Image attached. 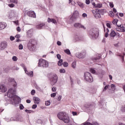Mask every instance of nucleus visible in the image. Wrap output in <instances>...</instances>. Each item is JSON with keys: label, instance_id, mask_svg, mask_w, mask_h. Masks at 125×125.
<instances>
[{"label": "nucleus", "instance_id": "f257e3e1", "mask_svg": "<svg viewBox=\"0 0 125 125\" xmlns=\"http://www.w3.org/2000/svg\"><path fill=\"white\" fill-rule=\"evenodd\" d=\"M7 95L9 98H13V100L15 103H17V101L21 100L20 97L16 96V90L10 88L8 90Z\"/></svg>", "mask_w": 125, "mask_h": 125}, {"label": "nucleus", "instance_id": "f03ea898", "mask_svg": "<svg viewBox=\"0 0 125 125\" xmlns=\"http://www.w3.org/2000/svg\"><path fill=\"white\" fill-rule=\"evenodd\" d=\"M36 45H37V40L34 39H30L27 44L28 48L30 51H34L36 49Z\"/></svg>", "mask_w": 125, "mask_h": 125}, {"label": "nucleus", "instance_id": "7ed1b4c3", "mask_svg": "<svg viewBox=\"0 0 125 125\" xmlns=\"http://www.w3.org/2000/svg\"><path fill=\"white\" fill-rule=\"evenodd\" d=\"M89 35L93 39H97L99 36V29L96 28L91 29L89 31Z\"/></svg>", "mask_w": 125, "mask_h": 125}, {"label": "nucleus", "instance_id": "20e7f679", "mask_svg": "<svg viewBox=\"0 0 125 125\" xmlns=\"http://www.w3.org/2000/svg\"><path fill=\"white\" fill-rule=\"evenodd\" d=\"M84 79L88 83H92L93 82V78L91 76V74L89 72H85L84 74Z\"/></svg>", "mask_w": 125, "mask_h": 125}, {"label": "nucleus", "instance_id": "39448f33", "mask_svg": "<svg viewBox=\"0 0 125 125\" xmlns=\"http://www.w3.org/2000/svg\"><path fill=\"white\" fill-rule=\"evenodd\" d=\"M50 82L52 85H54L58 80V76L56 74H52L49 77Z\"/></svg>", "mask_w": 125, "mask_h": 125}, {"label": "nucleus", "instance_id": "423d86ee", "mask_svg": "<svg viewBox=\"0 0 125 125\" xmlns=\"http://www.w3.org/2000/svg\"><path fill=\"white\" fill-rule=\"evenodd\" d=\"M79 17H80V14L79 13V11L75 10L73 13L72 16L70 17L69 20L70 21H71V22H74V21L78 19Z\"/></svg>", "mask_w": 125, "mask_h": 125}, {"label": "nucleus", "instance_id": "0eeeda50", "mask_svg": "<svg viewBox=\"0 0 125 125\" xmlns=\"http://www.w3.org/2000/svg\"><path fill=\"white\" fill-rule=\"evenodd\" d=\"M63 122L65 124H69L70 123V117H69V115L66 112L63 113Z\"/></svg>", "mask_w": 125, "mask_h": 125}, {"label": "nucleus", "instance_id": "6e6552de", "mask_svg": "<svg viewBox=\"0 0 125 125\" xmlns=\"http://www.w3.org/2000/svg\"><path fill=\"white\" fill-rule=\"evenodd\" d=\"M86 54V52H85V51H83L78 55V54H76L75 56H76V57L79 59H83V58H85Z\"/></svg>", "mask_w": 125, "mask_h": 125}, {"label": "nucleus", "instance_id": "1a4fd4ad", "mask_svg": "<svg viewBox=\"0 0 125 125\" xmlns=\"http://www.w3.org/2000/svg\"><path fill=\"white\" fill-rule=\"evenodd\" d=\"M74 27L76 28V29H83V30H85L86 28L81 23L76 22L74 23Z\"/></svg>", "mask_w": 125, "mask_h": 125}, {"label": "nucleus", "instance_id": "9d476101", "mask_svg": "<svg viewBox=\"0 0 125 125\" xmlns=\"http://www.w3.org/2000/svg\"><path fill=\"white\" fill-rule=\"evenodd\" d=\"M7 47V42H2L0 43V50H3Z\"/></svg>", "mask_w": 125, "mask_h": 125}, {"label": "nucleus", "instance_id": "9b49d317", "mask_svg": "<svg viewBox=\"0 0 125 125\" xmlns=\"http://www.w3.org/2000/svg\"><path fill=\"white\" fill-rule=\"evenodd\" d=\"M10 121H16L17 122H23V117H18L16 118H11L10 120H9L7 121L10 122Z\"/></svg>", "mask_w": 125, "mask_h": 125}, {"label": "nucleus", "instance_id": "f8f14e48", "mask_svg": "<svg viewBox=\"0 0 125 125\" xmlns=\"http://www.w3.org/2000/svg\"><path fill=\"white\" fill-rule=\"evenodd\" d=\"M92 13L94 14V17H95V18L98 19L101 17V15H100V13H99V10H93Z\"/></svg>", "mask_w": 125, "mask_h": 125}, {"label": "nucleus", "instance_id": "ddd939ff", "mask_svg": "<svg viewBox=\"0 0 125 125\" xmlns=\"http://www.w3.org/2000/svg\"><path fill=\"white\" fill-rule=\"evenodd\" d=\"M22 67L26 75H27L28 76H29V77H33V71H31L30 72H29L28 71H27V68L26 67V66H25V65H23Z\"/></svg>", "mask_w": 125, "mask_h": 125}, {"label": "nucleus", "instance_id": "4468645a", "mask_svg": "<svg viewBox=\"0 0 125 125\" xmlns=\"http://www.w3.org/2000/svg\"><path fill=\"white\" fill-rule=\"evenodd\" d=\"M27 14L29 17H33V18H36V13L34 11H28Z\"/></svg>", "mask_w": 125, "mask_h": 125}, {"label": "nucleus", "instance_id": "2eb2a0df", "mask_svg": "<svg viewBox=\"0 0 125 125\" xmlns=\"http://www.w3.org/2000/svg\"><path fill=\"white\" fill-rule=\"evenodd\" d=\"M44 63H45V60H43L42 59H40L38 63L39 67H43Z\"/></svg>", "mask_w": 125, "mask_h": 125}, {"label": "nucleus", "instance_id": "dca6fc26", "mask_svg": "<svg viewBox=\"0 0 125 125\" xmlns=\"http://www.w3.org/2000/svg\"><path fill=\"white\" fill-rule=\"evenodd\" d=\"M33 101L35 104H40V102H41V99L39 98V97H33Z\"/></svg>", "mask_w": 125, "mask_h": 125}, {"label": "nucleus", "instance_id": "f3484780", "mask_svg": "<svg viewBox=\"0 0 125 125\" xmlns=\"http://www.w3.org/2000/svg\"><path fill=\"white\" fill-rule=\"evenodd\" d=\"M0 89L1 92H5L7 90L6 87L3 84H0Z\"/></svg>", "mask_w": 125, "mask_h": 125}, {"label": "nucleus", "instance_id": "a211bd4d", "mask_svg": "<svg viewBox=\"0 0 125 125\" xmlns=\"http://www.w3.org/2000/svg\"><path fill=\"white\" fill-rule=\"evenodd\" d=\"M47 22L48 23H53V24H57V21L56 20L54 19H50V18H48L47 19Z\"/></svg>", "mask_w": 125, "mask_h": 125}, {"label": "nucleus", "instance_id": "6ab92c4d", "mask_svg": "<svg viewBox=\"0 0 125 125\" xmlns=\"http://www.w3.org/2000/svg\"><path fill=\"white\" fill-rule=\"evenodd\" d=\"M27 36L28 38L33 37V29H30L27 32Z\"/></svg>", "mask_w": 125, "mask_h": 125}, {"label": "nucleus", "instance_id": "aec40b11", "mask_svg": "<svg viewBox=\"0 0 125 125\" xmlns=\"http://www.w3.org/2000/svg\"><path fill=\"white\" fill-rule=\"evenodd\" d=\"M81 41H83V38L81 37L75 36V37L74 38V42H81Z\"/></svg>", "mask_w": 125, "mask_h": 125}, {"label": "nucleus", "instance_id": "412c9836", "mask_svg": "<svg viewBox=\"0 0 125 125\" xmlns=\"http://www.w3.org/2000/svg\"><path fill=\"white\" fill-rule=\"evenodd\" d=\"M6 28V23L4 22H0V30H3Z\"/></svg>", "mask_w": 125, "mask_h": 125}, {"label": "nucleus", "instance_id": "4be33fe9", "mask_svg": "<svg viewBox=\"0 0 125 125\" xmlns=\"http://www.w3.org/2000/svg\"><path fill=\"white\" fill-rule=\"evenodd\" d=\"M8 81L9 82H13V83H14V84H13V86L15 87H16V86H17V83H16V82L15 81V80H14V79H12L11 78H9L8 79Z\"/></svg>", "mask_w": 125, "mask_h": 125}, {"label": "nucleus", "instance_id": "5701e85b", "mask_svg": "<svg viewBox=\"0 0 125 125\" xmlns=\"http://www.w3.org/2000/svg\"><path fill=\"white\" fill-rule=\"evenodd\" d=\"M45 25V24L44 23H41L36 25V28L38 29V30H42V27H44Z\"/></svg>", "mask_w": 125, "mask_h": 125}, {"label": "nucleus", "instance_id": "b1692460", "mask_svg": "<svg viewBox=\"0 0 125 125\" xmlns=\"http://www.w3.org/2000/svg\"><path fill=\"white\" fill-rule=\"evenodd\" d=\"M58 118L59 120L63 121V112H61L58 114Z\"/></svg>", "mask_w": 125, "mask_h": 125}, {"label": "nucleus", "instance_id": "393cba45", "mask_svg": "<svg viewBox=\"0 0 125 125\" xmlns=\"http://www.w3.org/2000/svg\"><path fill=\"white\" fill-rule=\"evenodd\" d=\"M116 35H117V33H116V32L114 30L111 31L110 34V37H111V38H115Z\"/></svg>", "mask_w": 125, "mask_h": 125}, {"label": "nucleus", "instance_id": "a878e982", "mask_svg": "<svg viewBox=\"0 0 125 125\" xmlns=\"http://www.w3.org/2000/svg\"><path fill=\"white\" fill-rule=\"evenodd\" d=\"M71 66L73 69H76V67H77V62L74 61L71 64Z\"/></svg>", "mask_w": 125, "mask_h": 125}, {"label": "nucleus", "instance_id": "bb28decb", "mask_svg": "<svg viewBox=\"0 0 125 125\" xmlns=\"http://www.w3.org/2000/svg\"><path fill=\"white\" fill-rule=\"evenodd\" d=\"M120 32H122L123 33H125V27H124V25H120Z\"/></svg>", "mask_w": 125, "mask_h": 125}, {"label": "nucleus", "instance_id": "cd10ccee", "mask_svg": "<svg viewBox=\"0 0 125 125\" xmlns=\"http://www.w3.org/2000/svg\"><path fill=\"white\" fill-rule=\"evenodd\" d=\"M77 4L78 5H79V6H80L82 8H83V7H84V6L83 5V3L80 1L77 2Z\"/></svg>", "mask_w": 125, "mask_h": 125}, {"label": "nucleus", "instance_id": "c85d7f7f", "mask_svg": "<svg viewBox=\"0 0 125 125\" xmlns=\"http://www.w3.org/2000/svg\"><path fill=\"white\" fill-rule=\"evenodd\" d=\"M47 67H48V62L45 60V63L43 64V67L47 68Z\"/></svg>", "mask_w": 125, "mask_h": 125}, {"label": "nucleus", "instance_id": "c756f323", "mask_svg": "<svg viewBox=\"0 0 125 125\" xmlns=\"http://www.w3.org/2000/svg\"><path fill=\"white\" fill-rule=\"evenodd\" d=\"M110 88V85L107 84L106 85H105L103 90V92H104V91H106L107 89H108V88Z\"/></svg>", "mask_w": 125, "mask_h": 125}, {"label": "nucleus", "instance_id": "7c9ffc66", "mask_svg": "<svg viewBox=\"0 0 125 125\" xmlns=\"http://www.w3.org/2000/svg\"><path fill=\"white\" fill-rule=\"evenodd\" d=\"M101 59V56H99L97 57H95L92 58L93 61H96V60H99Z\"/></svg>", "mask_w": 125, "mask_h": 125}, {"label": "nucleus", "instance_id": "2f4dec72", "mask_svg": "<svg viewBox=\"0 0 125 125\" xmlns=\"http://www.w3.org/2000/svg\"><path fill=\"white\" fill-rule=\"evenodd\" d=\"M110 87L113 91H115V90H116V86L114 84H111L110 85Z\"/></svg>", "mask_w": 125, "mask_h": 125}, {"label": "nucleus", "instance_id": "473e14b6", "mask_svg": "<svg viewBox=\"0 0 125 125\" xmlns=\"http://www.w3.org/2000/svg\"><path fill=\"white\" fill-rule=\"evenodd\" d=\"M64 51L65 53L68 54V55H70V54H71V52L70 51V50H69L68 49H65Z\"/></svg>", "mask_w": 125, "mask_h": 125}, {"label": "nucleus", "instance_id": "72a5a7b5", "mask_svg": "<svg viewBox=\"0 0 125 125\" xmlns=\"http://www.w3.org/2000/svg\"><path fill=\"white\" fill-rule=\"evenodd\" d=\"M25 111L26 113H28L29 114H33L35 113V111L31 110L26 109Z\"/></svg>", "mask_w": 125, "mask_h": 125}, {"label": "nucleus", "instance_id": "f704fd0d", "mask_svg": "<svg viewBox=\"0 0 125 125\" xmlns=\"http://www.w3.org/2000/svg\"><path fill=\"white\" fill-rule=\"evenodd\" d=\"M90 73H92V74H95L96 73V70L93 68H92L90 69Z\"/></svg>", "mask_w": 125, "mask_h": 125}, {"label": "nucleus", "instance_id": "c9c22d12", "mask_svg": "<svg viewBox=\"0 0 125 125\" xmlns=\"http://www.w3.org/2000/svg\"><path fill=\"white\" fill-rule=\"evenodd\" d=\"M58 66H61L62 65H63V60H60L58 62Z\"/></svg>", "mask_w": 125, "mask_h": 125}, {"label": "nucleus", "instance_id": "e433bc0d", "mask_svg": "<svg viewBox=\"0 0 125 125\" xmlns=\"http://www.w3.org/2000/svg\"><path fill=\"white\" fill-rule=\"evenodd\" d=\"M121 112H122L123 113H125V105H123V106L121 107Z\"/></svg>", "mask_w": 125, "mask_h": 125}, {"label": "nucleus", "instance_id": "4c0bfd02", "mask_svg": "<svg viewBox=\"0 0 125 125\" xmlns=\"http://www.w3.org/2000/svg\"><path fill=\"white\" fill-rule=\"evenodd\" d=\"M125 53H123L122 54L118 55V56H120V57H122L123 60H124V57H125Z\"/></svg>", "mask_w": 125, "mask_h": 125}, {"label": "nucleus", "instance_id": "58836bf2", "mask_svg": "<svg viewBox=\"0 0 125 125\" xmlns=\"http://www.w3.org/2000/svg\"><path fill=\"white\" fill-rule=\"evenodd\" d=\"M63 67H68V66H69V63H68L67 62H65L63 63Z\"/></svg>", "mask_w": 125, "mask_h": 125}, {"label": "nucleus", "instance_id": "ea45409f", "mask_svg": "<svg viewBox=\"0 0 125 125\" xmlns=\"http://www.w3.org/2000/svg\"><path fill=\"white\" fill-rule=\"evenodd\" d=\"M10 2H13V3H16L17 4L18 3V1L17 0H9Z\"/></svg>", "mask_w": 125, "mask_h": 125}, {"label": "nucleus", "instance_id": "a19ab883", "mask_svg": "<svg viewBox=\"0 0 125 125\" xmlns=\"http://www.w3.org/2000/svg\"><path fill=\"white\" fill-rule=\"evenodd\" d=\"M109 16L110 17H114L115 16V14H114V12L113 11H110Z\"/></svg>", "mask_w": 125, "mask_h": 125}, {"label": "nucleus", "instance_id": "79ce46f5", "mask_svg": "<svg viewBox=\"0 0 125 125\" xmlns=\"http://www.w3.org/2000/svg\"><path fill=\"white\" fill-rule=\"evenodd\" d=\"M12 60L13 61H17V60H18V58H17V57L16 56H13L12 57Z\"/></svg>", "mask_w": 125, "mask_h": 125}, {"label": "nucleus", "instance_id": "37998d69", "mask_svg": "<svg viewBox=\"0 0 125 125\" xmlns=\"http://www.w3.org/2000/svg\"><path fill=\"white\" fill-rule=\"evenodd\" d=\"M45 104L46 106H49L50 105V102L49 101H46Z\"/></svg>", "mask_w": 125, "mask_h": 125}, {"label": "nucleus", "instance_id": "c03bdc74", "mask_svg": "<svg viewBox=\"0 0 125 125\" xmlns=\"http://www.w3.org/2000/svg\"><path fill=\"white\" fill-rule=\"evenodd\" d=\"M96 7H98V8H101V7H102V4H97Z\"/></svg>", "mask_w": 125, "mask_h": 125}, {"label": "nucleus", "instance_id": "a18cd8bd", "mask_svg": "<svg viewBox=\"0 0 125 125\" xmlns=\"http://www.w3.org/2000/svg\"><path fill=\"white\" fill-rule=\"evenodd\" d=\"M20 110H23V109H24V106L23 105V104H20Z\"/></svg>", "mask_w": 125, "mask_h": 125}, {"label": "nucleus", "instance_id": "49530a36", "mask_svg": "<svg viewBox=\"0 0 125 125\" xmlns=\"http://www.w3.org/2000/svg\"><path fill=\"white\" fill-rule=\"evenodd\" d=\"M35 88H36V89H37V90H38L39 91H41V90H42V89H41V88L40 87H39V86L36 85L35 86Z\"/></svg>", "mask_w": 125, "mask_h": 125}, {"label": "nucleus", "instance_id": "de8ad7c7", "mask_svg": "<svg viewBox=\"0 0 125 125\" xmlns=\"http://www.w3.org/2000/svg\"><path fill=\"white\" fill-rule=\"evenodd\" d=\"M31 93L32 95H35V94L36 93V90H35L34 89L32 90Z\"/></svg>", "mask_w": 125, "mask_h": 125}, {"label": "nucleus", "instance_id": "09e8293b", "mask_svg": "<svg viewBox=\"0 0 125 125\" xmlns=\"http://www.w3.org/2000/svg\"><path fill=\"white\" fill-rule=\"evenodd\" d=\"M19 49L21 50V49H23V45H22V44H20L19 46Z\"/></svg>", "mask_w": 125, "mask_h": 125}, {"label": "nucleus", "instance_id": "8fccbe9b", "mask_svg": "<svg viewBox=\"0 0 125 125\" xmlns=\"http://www.w3.org/2000/svg\"><path fill=\"white\" fill-rule=\"evenodd\" d=\"M109 6L110 7H111V8L114 7V4L113 3V2H109Z\"/></svg>", "mask_w": 125, "mask_h": 125}, {"label": "nucleus", "instance_id": "3c124183", "mask_svg": "<svg viewBox=\"0 0 125 125\" xmlns=\"http://www.w3.org/2000/svg\"><path fill=\"white\" fill-rule=\"evenodd\" d=\"M8 5V6H9V7H14V6H15L14 4H13V3L9 4Z\"/></svg>", "mask_w": 125, "mask_h": 125}, {"label": "nucleus", "instance_id": "603ef678", "mask_svg": "<svg viewBox=\"0 0 125 125\" xmlns=\"http://www.w3.org/2000/svg\"><path fill=\"white\" fill-rule=\"evenodd\" d=\"M57 57L58 58V59H59V60H60V59H61V55H60V54H58L57 55Z\"/></svg>", "mask_w": 125, "mask_h": 125}, {"label": "nucleus", "instance_id": "864d4df0", "mask_svg": "<svg viewBox=\"0 0 125 125\" xmlns=\"http://www.w3.org/2000/svg\"><path fill=\"white\" fill-rule=\"evenodd\" d=\"M116 30L118 32H121V28H120V25L116 28Z\"/></svg>", "mask_w": 125, "mask_h": 125}, {"label": "nucleus", "instance_id": "5fc2aeb1", "mask_svg": "<svg viewBox=\"0 0 125 125\" xmlns=\"http://www.w3.org/2000/svg\"><path fill=\"white\" fill-rule=\"evenodd\" d=\"M70 81L71 84H73V83H74V82L73 81V79L71 76H70Z\"/></svg>", "mask_w": 125, "mask_h": 125}, {"label": "nucleus", "instance_id": "6e6d98bb", "mask_svg": "<svg viewBox=\"0 0 125 125\" xmlns=\"http://www.w3.org/2000/svg\"><path fill=\"white\" fill-rule=\"evenodd\" d=\"M37 107H38V105H37V104H33L32 106V109H36V108H37Z\"/></svg>", "mask_w": 125, "mask_h": 125}, {"label": "nucleus", "instance_id": "4d7b16f0", "mask_svg": "<svg viewBox=\"0 0 125 125\" xmlns=\"http://www.w3.org/2000/svg\"><path fill=\"white\" fill-rule=\"evenodd\" d=\"M56 87H53L52 88V91H53V92H55V91H56Z\"/></svg>", "mask_w": 125, "mask_h": 125}, {"label": "nucleus", "instance_id": "13d9d810", "mask_svg": "<svg viewBox=\"0 0 125 125\" xmlns=\"http://www.w3.org/2000/svg\"><path fill=\"white\" fill-rule=\"evenodd\" d=\"M10 40L11 41H14V40H15V38H14L13 36H10Z\"/></svg>", "mask_w": 125, "mask_h": 125}, {"label": "nucleus", "instance_id": "bf43d9fd", "mask_svg": "<svg viewBox=\"0 0 125 125\" xmlns=\"http://www.w3.org/2000/svg\"><path fill=\"white\" fill-rule=\"evenodd\" d=\"M72 114L73 116H77V115H78V113L76 112H74V111L72 112Z\"/></svg>", "mask_w": 125, "mask_h": 125}, {"label": "nucleus", "instance_id": "052dcab7", "mask_svg": "<svg viewBox=\"0 0 125 125\" xmlns=\"http://www.w3.org/2000/svg\"><path fill=\"white\" fill-rule=\"evenodd\" d=\"M91 93H96V89H93L91 92Z\"/></svg>", "mask_w": 125, "mask_h": 125}, {"label": "nucleus", "instance_id": "680f3d73", "mask_svg": "<svg viewBox=\"0 0 125 125\" xmlns=\"http://www.w3.org/2000/svg\"><path fill=\"white\" fill-rule=\"evenodd\" d=\"M85 3L86 4H89V3H90V1L89 0H86Z\"/></svg>", "mask_w": 125, "mask_h": 125}, {"label": "nucleus", "instance_id": "e2e57ef3", "mask_svg": "<svg viewBox=\"0 0 125 125\" xmlns=\"http://www.w3.org/2000/svg\"><path fill=\"white\" fill-rule=\"evenodd\" d=\"M51 97H55L56 96V94L55 93L51 94Z\"/></svg>", "mask_w": 125, "mask_h": 125}, {"label": "nucleus", "instance_id": "0e129e2a", "mask_svg": "<svg viewBox=\"0 0 125 125\" xmlns=\"http://www.w3.org/2000/svg\"><path fill=\"white\" fill-rule=\"evenodd\" d=\"M118 21H119L118 20H114L113 21V24H116L118 23Z\"/></svg>", "mask_w": 125, "mask_h": 125}, {"label": "nucleus", "instance_id": "69168bd1", "mask_svg": "<svg viewBox=\"0 0 125 125\" xmlns=\"http://www.w3.org/2000/svg\"><path fill=\"white\" fill-rule=\"evenodd\" d=\"M62 99V96H59L58 98V101H60L61 99Z\"/></svg>", "mask_w": 125, "mask_h": 125}, {"label": "nucleus", "instance_id": "338daca9", "mask_svg": "<svg viewBox=\"0 0 125 125\" xmlns=\"http://www.w3.org/2000/svg\"><path fill=\"white\" fill-rule=\"evenodd\" d=\"M17 31H18V32H21V29L20 28V27H17Z\"/></svg>", "mask_w": 125, "mask_h": 125}, {"label": "nucleus", "instance_id": "774afa93", "mask_svg": "<svg viewBox=\"0 0 125 125\" xmlns=\"http://www.w3.org/2000/svg\"><path fill=\"white\" fill-rule=\"evenodd\" d=\"M83 17L84 18V17H86L87 16V15L86 13H83L82 15Z\"/></svg>", "mask_w": 125, "mask_h": 125}]
</instances>
